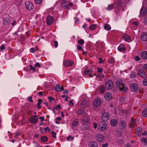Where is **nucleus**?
<instances>
[{
	"label": "nucleus",
	"mask_w": 147,
	"mask_h": 147,
	"mask_svg": "<svg viewBox=\"0 0 147 147\" xmlns=\"http://www.w3.org/2000/svg\"><path fill=\"white\" fill-rule=\"evenodd\" d=\"M38 121V117L36 115L32 116L30 119L29 121L32 123L36 124Z\"/></svg>",
	"instance_id": "1"
},
{
	"label": "nucleus",
	"mask_w": 147,
	"mask_h": 147,
	"mask_svg": "<svg viewBox=\"0 0 147 147\" xmlns=\"http://www.w3.org/2000/svg\"><path fill=\"white\" fill-rule=\"evenodd\" d=\"M109 114L107 113H104L101 116V118L103 121H107L109 119Z\"/></svg>",
	"instance_id": "2"
},
{
	"label": "nucleus",
	"mask_w": 147,
	"mask_h": 147,
	"mask_svg": "<svg viewBox=\"0 0 147 147\" xmlns=\"http://www.w3.org/2000/svg\"><path fill=\"white\" fill-rule=\"evenodd\" d=\"M25 6L26 8L30 11L31 10L34 8V5L33 3L30 1L26 2Z\"/></svg>",
	"instance_id": "3"
},
{
	"label": "nucleus",
	"mask_w": 147,
	"mask_h": 147,
	"mask_svg": "<svg viewBox=\"0 0 147 147\" xmlns=\"http://www.w3.org/2000/svg\"><path fill=\"white\" fill-rule=\"evenodd\" d=\"M113 83L111 80H109L105 83V86L107 89H110L113 87Z\"/></svg>",
	"instance_id": "4"
},
{
	"label": "nucleus",
	"mask_w": 147,
	"mask_h": 147,
	"mask_svg": "<svg viewBox=\"0 0 147 147\" xmlns=\"http://www.w3.org/2000/svg\"><path fill=\"white\" fill-rule=\"evenodd\" d=\"M73 62L69 60H66L64 61V65L65 67H71L73 64Z\"/></svg>",
	"instance_id": "5"
},
{
	"label": "nucleus",
	"mask_w": 147,
	"mask_h": 147,
	"mask_svg": "<svg viewBox=\"0 0 147 147\" xmlns=\"http://www.w3.org/2000/svg\"><path fill=\"white\" fill-rule=\"evenodd\" d=\"M147 13L146 8L145 6H143L140 11V14L142 16H145Z\"/></svg>",
	"instance_id": "6"
},
{
	"label": "nucleus",
	"mask_w": 147,
	"mask_h": 147,
	"mask_svg": "<svg viewBox=\"0 0 147 147\" xmlns=\"http://www.w3.org/2000/svg\"><path fill=\"white\" fill-rule=\"evenodd\" d=\"M54 20L51 16H49L47 18V22L48 25H49L52 24L53 23Z\"/></svg>",
	"instance_id": "7"
},
{
	"label": "nucleus",
	"mask_w": 147,
	"mask_h": 147,
	"mask_svg": "<svg viewBox=\"0 0 147 147\" xmlns=\"http://www.w3.org/2000/svg\"><path fill=\"white\" fill-rule=\"evenodd\" d=\"M130 88L132 91L135 92L137 90L138 88L137 85L136 83H133L131 84Z\"/></svg>",
	"instance_id": "8"
},
{
	"label": "nucleus",
	"mask_w": 147,
	"mask_h": 147,
	"mask_svg": "<svg viewBox=\"0 0 147 147\" xmlns=\"http://www.w3.org/2000/svg\"><path fill=\"white\" fill-rule=\"evenodd\" d=\"M69 1H63L61 3V5L64 8H66L67 9L69 8Z\"/></svg>",
	"instance_id": "9"
},
{
	"label": "nucleus",
	"mask_w": 147,
	"mask_h": 147,
	"mask_svg": "<svg viewBox=\"0 0 147 147\" xmlns=\"http://www.w3.org/2000/svg\"><path fill=\"white\" fill-rule=\"evenodd\" d=\"M100 123L101 124L100 125V126H101L100 130L101 131L105 130L107 127V124L105 122V121H102Z\"/></svg>",
	"instance_id": "10"
},
{
	"label": "nucleus",
	"mask_w": 147,
	"mask_h": 147,
	"mask_svg": "<svg viewBox=\"0 0 147 147\" xmlns=\"http://www.w3.org/2000/svg\"><path fill=\"white\" fill-rule=\"evenodd\" d=\"M101 102L100 99H96L94 101L93 105L94 107H98L100 105Z\"/></svg>",
	"instance_id": "11"
},
{
	"label": "nucleus",
	"mask_w": 147,
	"mask_h": 147,
	"mask_svg": "<svg viewBox=\"0 0 147 147\" xmlns=\"http://www.w3.org/2000/svg\"><path fill=\"white\" fill-rule=\"evenodd\" d=\"M126 126L125 122L124 120L121 121L119 123V127L121 129H125Z\"/></svg>",
	"instance_id": "12"
},
{
	"label": "nucleus",
	"mask_w": 147,
	"mask_h": 147,
	"mask_svg": "<svg viewBox=\"0 0 147 147\" xmlns=\"http://www.w3.org/2000/svg\"><path fill=\"white\" fill-rule=\"evenodd\" d=\"M138 75L143 78H146V76L145 72L142 70H140L139 71Z\"/></svg>",
	"instance_id": "13"
},
{
	"label": "nucleus",
	"mask_w": 147,
	"mask_h": 147,
	"mask_svg": "<svg viewBox=\"0 0 147 147\" xmlns=\"http://www.w3.org/2000/svg\"><path fill=\"white\" fill-rule=\"evenodd\" d=\"M141 38L143 41H146L147 40V33L146 32L142 33L141 35Z\"/></svg>",
	"instance_id": "14"
},
{
	"label": "nucleus",
	"mask_w": 147,
	"mask_h": 147,
	"mask_svg": "<svg viewBox=\"0 0 147 147\" xmlns=\"http://www.w3.org/2000/svg\"><path fill=\"white\" fill-rule=\"evenodd\" d=\"M116 86L119 88L121 87L122 86L124 85L125 84L123 82V81L120 80H118L116 82Z\"/></svg>",
	"instance_id": "15"
},
{
	"label": "nucleus",
	"mask_w": 147,
	"mask_h": 147,
	"mask_svg": "<svg viewBox=\"0 0 147 147\" xmlns=\"http://www.w3.org/2000/svg\"><path fill=\"white\" fill-rule=\"evenodd\" d=\"M96 140L97 141L99 142H102L104 139V137L103 135L101 134H99L98 135L96 136Z\"/></svg>",
	"instance_id": "16"
},
{
	"label": "nucleus",
	"mask_w": 147,
	"mask_h": 147,
	"mask_svg": "<svg viewBox=\"0 0 147 147\" xmlns=\"http://www.w3.org/2000/svg\"><path fill=\"white\" fill-rule=\"evenodd\" d=\"M88 146L90 147H98L97 143L94 141L90 142L88 144Z\"/></svg>",
	"instance_id": "17"
},
{
	"label": "nucleus",
	"mask_w": 147,
	"mask_h": 147,
	"mask_svg": "<svg viewBox=\"0 0 147 147\" xmlns=\"http://www.w3.org/2000/svg\"><path fill=\"white\" fill-rule=\"evenodd\" d=\"M105 98L106 100H109L111 99L112 96L111 93H107L105 94Z\"/></svg>",
	"instance_id": "18"
},
{
	"label": "nucleus",
	"mask_w": 147,
	"mask_h": 147,
	"mask_svg": "<svg viewBox=\"0 0 147 147\" xmlns=\"http://www.w3.org/2000/svg\"><path fill=\"white\" fill-rule=\"evenodd\" d=\"M63 87H62L59 84L55 86V90L58 92H59L61 90H63Z\"/></svg>",
	"instance_id": "19"
},
{
	"label": "nucleus",
	"mask_w": 147,
	"mask_h": 147,
	"mask_svg": "<svg viewBox=\"0 0 147 147\" xmlns=\"http://www.w3.org/2000/svg\"><path fill=\"white\" fill-rule=\"evenodd\" d=\"M135 122V119L132 117L131 118L130 121L129 126L131 128H134V122Z\"/></svg>",
	"instance_id": "20"
},
{
	"label": "nucleus",
	"mask_w": 147,
	"mask_h": 147,
	"mask_svg": "<svg viewBox=\"0 0 147 147\" xmlns=\"http://www.w3.org/2000/svg\"><path fill=\"white\" fill-rule=\"evenodd\" d=\"M119 88L120 91H122L123 92H126L128 89L127 87L125 86V84H124V85L122 86Z\"/></svg>",
	"instance_id": "21"
},
{
	"label": "nucleus",
	"mask_w": 147,
	"mask_h": 147,
	"mask_svg": "<svg viewBox=\"0 0 147 147\" xmlns=\"http://www.w3.org/2000/svg\"><path fill=\"white\" fill-rule=\"evenodd\" d=\"M141 56L143 59H147V51H144L142 53Z\"/></svg>",
	"instance_id": "22"
},
{
	"label": "nucleus",
	"mask_w": 147,
	"mask_h": 147,
	"mask_svg": "<svg viewBox=\"0 0 147 147\" xmlns=\"http://www.w3.org/2000/svg\"><path fill=\"white\" fill-rule=\"evenodd\" d=\"M123 38L124 40L128 42H129L131 39L130 37L126 34H123Z\"/></svg>",
	"instance_id": "23"
},
{
	"label": "nucleus",
	"mask_w": 147,
	"mask_h": 147,
	"mask_svg": "<svg viewBox=\"0 0 147 147\" xmlns=\"http://www.w3.org/2000/svg\"><path fill=\"white\" fill-rule=\"evenodd\" d=\"M117 121L115 119H113L111 120V124L112 126H115L117 124Z\"/></svg>",
	"instance_id": "24"
},
{
	"label": "nucleus",
	"mask_w": 147,
	"mask_h": 147,
	"mask_svg": "<svg viewBox=\"0 0 147 147\" xmlns=\"http://www.w3.org/2000/svg\"><path fill=\"white\" fill-rule=\"evenodd\" d=\"M41 141L43 142H45L48 140V138L45 136H41L40 138Z\"/></svg>",
	"instance_id": "25"
},
{
	"label": "nucleus",
	"mask_w": 147,
	"mask_h": 147,
	"mask_svg": "<svg viewBox=\"0 0 147 147\" xmlns=\"http://www.w3.org/2000/svg\"><path fill=\"white\" fill-rule=\"evenodd\" d=\"M3 22L5 25L9 24H10V19L8 18H6L4 19Z\"/></svg>",
	"instance_id": "26"
},
{
	"label": "nucleus",
	"mask_w": 147,
	"mask_h": 147,
	"mask_svg": "<svg viewBox=\"0 0 147 147\" xmlns=\"http://www.w3.org/2000/svg\"><path fill=\"white\" fill-rule=\"evenodd\" d=\"M92 72V69H88L85 70L84 72V74L86 75H88L90 74H91Z\"/></svg>",
	"instance_id": "27"
},
{
	"label": "nucleus",
	"mask_w": 147,
	"mask_h": 147,
	"mask_svg": "<svg viewBox=\"0 0 147 147\" xmlns=\"http://www.w3.org/2000/svg\"><path fill=\"white\" fill-rule=\"evenodd\" d=\"M104 28L105 30H109L111 28L110 25L107 24H106L104 25Z\"/></svg>",
	"instance_id": "28"
},
{
	"label": "nucleus",
	"mask_w": 147,
	"mask_h": 147,
	"mask_svg": "<svg viewBox=\"0 0 147 147\" xmlns=\"http://www.w3.org/2000/svg\"><path fill=\"white\" fill-rule=\"evenodd\" d=\"M118 49L120 51H122L123 50H125V48L124 47V46L122 45H120L119 47L118 48Z\"/></svg>",
	"instance_id": "29"
},
{
	"label": "nucleus",
	"mask_w": 147,
	"mask_h": 147,
	"mask_svg": "<svg viewBox=\"0 0 147 147\" xmlns=\"http://www.w3.org/2000/svg\"><path fill=\"white\" fill-rule=\"evenodd\" d=\"M105 89V87L103 86H101L99 88V90L100 93L103 94L104 93Z\"/></svg>",
	"instance_id": "30"
},
{
	"label": "nucleus",
	"mask_w": 147,
	"mask_h": 147,
	"mask_svg": "<svg viewBox=\"0 0 147 147\" xmlns=\"http://www.w3.org/2000/svg\"><path fill=\"white\" fill-rule=\"evenodd\" d=\"M38 102L37 105L38 106V108L39 109H41L42 107L40 106L41 102H42V100L41 99H39L38 100Z\"/></svg>",
	"instance_id": "31"
},
{
	"label": "nucleus",
	"mask_w": 147,
	"mask_h": 147,
	"mask_svg": "<svg viewBox=\"0 0 147 147\" xmlns=\"http://www.w3.org/2000/svg\"><path fill=\"white\" fill-rule=\"evenodd\" d=\"M116 3L117 7H120L122 5V2L121 0H118V1L116 2Z\"/></svg>",
	"instance_id": "32"
},
{
	"label": "nucleus",
	"mask_w": 147,
	"mask_h": 147,
	"mask_svg": "<svg viewBox=\"0 0 147 147\" xmlns=\"http://www.w3.org/2000/svg\"><path fill=\"white\" fill-rule=\"evenodd\" d=\"M142 113L144 117H147V108L143 110Z\"/></svg>",
	"instance_id": "33"
},
{
	"label": "nucleus",
	"mask_w": 147,
	"mask_h": 147,
	"mask_svg": "<svg viewBox=\"0 0 147 147\" xmlns=\"http://www.w3.org/2000/svg\"><path fill=\"white\" fill-rule=\"evenodd\" d=\"M136 73L134 71L131 72L130 75V78H136Z\"/></svg>",
	"instance_id": "34"
},
{
	"label": "nucleus",
	"mask_w": 147,
	"mask_h": 147,
	"mask_svg": "<svg viewBox=\"0 0 147 147\" xmlns=\"http://www.w3.org/2000/svg\"><path fill=\"white\" fill-rule=\"evenodd\" d=\"M82 121L83 122L88 123L89 120L87 117H84L82 119Z\"/></svg>",
	"instance_id": "35"
},
{
	"label": "nucleus",
	"mask_w": 147,
	"mask_h": 147,
	"mask_svg": "<svg viewBox=\"0 0 147 147\" xmlns=\"http://www.w3.org/2000/svg\"><path fill=\"white\" fill-rule=\"evenodd\" d=\"M141 141L142 142L147 145V138H142L141 139Z\"/></svg>",
	"instance_id": "36"
},
{
	"label": "nucleus",
	"mask_w": 147,
	"mask_h": 147,
	"mask_svg": "<svg viewBox=\"0 0 147 147\" xmlns=\"http://www.w3.org/2000/svg\"><path fill=\"white\" fill-rule=\"evenodd\" d=\"M96 28V26L95 24H92L90 25L89 27V29L91 30H93Z\"/></svg>",
	"instance_id": "37"
},
{
	"label": "nucleus",
	"mask_w": 147,
	"mask_h": 147,
	"mask_svg": "<svg viewBox=\"0 0 147 147\" xmlns=\"http://www.w3.org/2000/svg\"><path fill=\"white\" fill-rule=\"evenodd\" d=\"M113 7H114V5L113 4H111L109 5H108V7L107 9L109 11H110V10H112V9H113Z\"/></svg>",
	"instance_id": "38"
},
{
	"label": "nucleus",
	"mask_w": 147,
	"mask_h": 147,
	"mask_svg": "<svg viewBox=\"0 0 147 147\" xmlns=\"http://www.w3.org/2000/svg\"><path fill=\"white\" fill-rule=\"evenodd\" d=\"M78 120L77 119H76L73 123V126H76L78 124Z\"/></svg>",
	"instance_id": "39"
},
{
	"label": "nucleus",
	"mask_w": 147,
	"mask_h": 147,
	"mask_svg": "<svg viewBox=\"0 0 147 147\" xmlns=\"http://www.w3.org/2000/svg\"><path fill=\"white\" fill-rule=\"evenodd\" d=\"M78 42L80 45H83L84 43V41L82 39H81L78 41Z\"/></svg>",
	"instance_id": "40"
},
{
	"label": "nucleus",
	"mask_w": 147,
	"mask_h": 147,
	"mask_svg": "<svg viewBox=\"0 0 147 147\" xmlns=\"http://www.w3.org/2000/svg\"><path fill=\"white\" fill-rule=\"evenodd\" d=\"M115 62V60L113 57H111L110 58L109 62L111 63H113Z\"/></svg>",
	"instance_id": "41"
},
{
	"label": "nucleus",
	"mask_w": 147,
	"mask_h": 147,
	"mask_svg": "<svg viewBox=\"0 0 147 147\" xmlns=\"http://www.w3.org/2000/svg\"><path fill=\"white\" fill-rule=\"evenodd\" d=\"M142 128L141 127H139L137 129L136 131H137V132H140L141 133L142 131Z\"/></svg>",
	"instance_id": "42"
},
{
	"label": "nucleus",
	"mask_w": 147,
	"mask_h": 147,
	"mask_svg": "<svg viewBox=\"0 0 147 147\" xmlns=\"http://www.w3.org/2000/svg\"><path fill=\"white\" fill-rule=\"evenodd\" d=\"M84 111L82 109H80L78 111L77 114H80L83 113Z\"/></svg>",
	"instance_id": "43"
},
{
	"label": "nucleus",
	"mask_w": 147,
	"mask_h": 147,
	"mask_svg": "<svg viewBox=\"0 0 147 147\" xmlns=\"http://www.w3.org/2000/svg\"><path fill=\"white\" fill-rule=\"evenodd\" d=\"M30 70H32L34 71H36L35 67H33L32 66V65H30Z\"/></svg>",
	"instance_id": "44"
},
{
	"label": "nucleus",
	"mask_w": 147,
	"mask_h": 147,
	"mask_svg": "<svg viewBox=\"0 0 147 147\" xmlns=\"http://www.w3.org/2000/svg\"><path fill=\"white\" fill-rule=\"evenodd\" d=\"M87 103V101L86 100H83L81 103V105H85Z\"/></svg>",
	"instance_id": "45"
},
{
	"label": "nucleus",
	"mask_w": 147,
	"mask_h": 147,
	"mask_svg": "<svg viewBox=\"0 0 147 147\" xmlns=\"http://www.w3.org/2000/svg\"><path fill=\"white\" fill-rule=\"evenodd\" d=\"M51 134L53 136V137L54 138H56V133L55 132H54L53 131H51Z\"/></svg>",
	"instance_id": "46"
},
{
	"label": "nucleus",
	"mask_w": 147,
	"mask_h": 147,
	"mask_svg": "<svg viewBox=\"0 0 147 147\" xmlns=\"http://www.w3.org/2000/svg\"><path fill=\"white\" fill-rule=\"evenodd\" d=\"M48 98V99L49 100V101L50 102H52V100L53 101L55 100V99L52 97L49 96Z\"/></svg>",
	"instance_id": "47"
},
{
	"label": "nucleus",
	"mask_w": 147,
	"mask_h": 147,
	"mask_svg": "<svg viewBox=\"0 0 147 147\" xmlns=\"http://www.w3.org/2000/svg\"><path fill=\"white\" fill-rule=\"evenodd\" d=\"M97 69V72L99 73H101L103 70L100 67H98Z\"/></svg>",
	"instance_id": "48"
},
{
	"label": "nucleus",
	"mask_w": 147,
	"mask_h": 147,
	"mask_svg": "<svg viewBox=\"0 0 147 147\" xmlns=\"http://www.w3.org/2000/svg\"><path fill=\"white\" fill-rule=\"evenodd\" d=\"M5 48V45H2L0 47V49L1 51H3Z\"/></svg>",
	"instance_id": "49"
},
{
	"label": "nucleus",
	"mask_w": 147,
	"mask_h": 147,
	"mask_svg": "<svg viewBox=\"0 0 147 147\" xmlns=\"http://www.w3.org/2000/svg\"><path fill=\"white\" fill-rule=\"evenodd\" d=\"M143 83L145 85L147 86V79H144L143 81Z\"/></svg>",
	"instance_id": "50"
},
{
	"label": "nucleus",
	"mask_w": 147,
	"mask_h": 147,
	"mask_svg": "<svg viewBox=\"0 0 147 147\" xmlns=\"http://www.w3.org/2000/svg\"><path fill=\"white\" fill-rule=\"evenodd\" d=\"M44 129L45 131H47V130L49 132H50L51 130L49 127H47L46 128H45Z\"/></svg>",
	"instance_id": "51"
},
{
	"label": "nucleus",
	"mask_w": 147,
	"mask_h": 147,
	"mask_svg": "<svg viewBox=\"0 0 147 147\" xmlns=\"http://www.w3.org/2000/svg\"><path fill=\"white\" fill-rule=\"evenodd\" d=\"M135 59L137 61H139L140 59V57L138 56H136L135 57Z\"/></svg>",
	"instance_id": "52"
},
{
	"label": "nucleus",
	"mask_w": 147,
	"mask_h": 147,
	"mask_svg": "<svg viewBox=\"0 0 147 147\" xmlns=\"http://www.w3.org/2000/svg\"><path fill=\"white\" fill-rule=\"evenodd\" d=\"M35 67H36L37 66V67H41L40 64L39 63H38V62H37V63H36L35 64Z\"/></svg>",
	"instance_id": "53"
},
{
	"label": "nucleus",
	"mask_w": 147,
	"mask_h": 147,
	"mask_svg": "<svg viewBox=\"0 0 147 147\" xmlns=\"http://www.w3.org/2000/svg\"><path fill=\"white\" fill-rule=\"evenodd\" d=\"M97 77L99 78H103V74H98L97 76H96Z\"/></svg>",
	"instance_id": "54"
},
{
	"label": "nucleus",
	"mask_w": 147,
	"mask_h": 147,
	"mask_svg": "<svg viewBox=\"0 0 147 147\" xmlns=\"http://www.w3.org/2000/svg\"><path fill=\"white\" fill-rule=\"evenodd\" d=\"M36 2L38 4H40L42 1V0H35Z\"/></svg>",
	"instance_id": "55"
},
{
	"label": "nucleus",
	"mask_w": 147,
	"mask_h": 147,
	"mask_svg": "<svg viewBox=\"0 0 147 147\" xmlns=\"http://www.w3.org/2000/svg\"><path fill=\"white\" fill-rule=\"evenodd\" d=\"M77 48L78 50H81L82 49V47L81 46L78 45L77 46Z\"/></svg>",
	"instance_id": "56"
},
{
	"label": "nucleus",
	"mask_w": 147,
	"mask_h": 147,
	"mask_svg": "<svg viewBox=\"0 0 147 147\" xmlns=\"http://www.w3.org/2000/svg\"><path fill=\"white\" fill-rule=\"evenodd\" d=\"M28 100L30 102H32L33 100H32V97L31 96H30L29 97Z\"/></svg>",
	"instance_id": "57"
},
{
	"label": "nucleus",
	"mask_w": 147,
	"mask_h": 147,
	"mask_svg": "<svg viewBox=\"0 0 147 147\" xmlns=\"http://www.w3.org/2000/svg\"><path fill=\"white\" fill-rule=\"evenodd\" d=\"M54 43L55 44V47H58V42L56 41H54Z\"/></svg>",
	"instance_id": "58"
},
{
	"label": "nucleus",
	"mask_w": 147,
	"mask_h": 147,
	"mask_svg": "<svg viewBox=\"0 0 147 147\" xmlns=\"http://www.w3.org/2000/svg\"><path fill=\"white\" fill-rule=\"evenodd\" d=\"M144 23L146 24L147 25V16L145 18L144 20Z\"/></svg>",
	"instance_id": "59"
},
{
	"label": "nucleus",
	"mask_w": 147,
	"mask_h": 147,
	"mask_svg": "<svg viewBox=\"0 0 147 147\" xmlns=\"http://www.w3.org/2000/svg\"><path fill=\"white\" fill-rule=\"evenodd\" d=\"M124 100L125 98L124 97H120L119 100L120 101L123 102L124 101Z\"/></svg>",
	"instance_id": "60"
},
{
	"label": "nucleus",
	"mask_w": 147,
	"mask_h": 147,
	"mask_svg": "<svg viewBox=\"0 0 147 147\" xmlns=\"http://www.w3.org/2000/svg\"><path fill=\"white\" fill-rule=\"evenodd\" d=\"M55 108H56L57 109L58 108L59 109H61V106L60 104H59L56 105Z\"/></svg>",
	"instance_id": "61"
},
{
	"label": "nucleus",
	"mask_w": 147,
	"mask_h": 147,
	"mask_svg": "<svg viewBox=\"0 0 147 147\" xmlns=\"http://www.w3.org/2000/svg\"><path fill=\"white\" fill-rule=\"evenodd\" d=\"M68 93V92L67 90H64L63 92V93L64 94H67Z\"/></svg>",
	"instance_id": "62"
},
{
	"label": "nucleus",
	"mask_w": 147,
	"mask_h": 147,
	"mask_svg": "<svg viewBox=\"0 0 147 147\" xmlns=\"http://www.w3.org/2000/svg\"><path fill=\"white\" fill-rule=\"evenodd\" d=\"M73 100H71L69 103V105H74V103L73 102Z\"/></svg>",
	"instance_id": "63"
},
{
	"label": "nucleus",
	"mask_w": 147,
	"mask_h": 147,
	"mask_svg": "<svg viewBox=\"0 0 147 147\" xmlns=\"http://www.w3.org/2000/svg\"><path fill=\"white\" fill-rule=\"evenodd\" d=\"M108 145V144L107 143H105L104 144H103L102 145V147H107Z\"/></svg>",
	"instance_id": "64"
}]
</instances>
